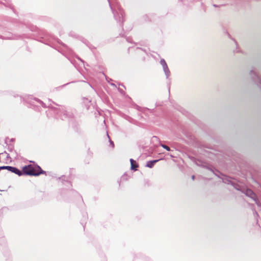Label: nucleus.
<instances>
[{"label": "nucleus", "mask_w": 261, "mask_h": 261, "mask_svg": "<svg viewBox=\"0 0 261 261\" xmlns=\"http://www.w3.org/2000/svg\"><path fill=\"white\" fill-rule=\"evenodd\" d=\"M2 169H7L11 172L14 173L19 176H21L22 174L38 176L40 174H45V171L42 170L40 166L32 164L24 166L22 168V171L15 167L11 166H1V170Z\"/></svg>", "instance_id": "1"}, {"label": "nucleus", "mask_w": 261, "mask_h": 261, "mask_svg": "<svg viewBox=\"0 0 261 261\" xmlns=\"http://www.w3.org/2000/svg\"><path fill=\"white\" fill-rule=\"evenodd\" d=\"M130 162L131 165V169L134 171L137 170V168L139 166L136 162L134 160L131 159H130Z\"/></svg>", "instance_id": "2"}, {"label": "nucleus", "mask_w": 261, "mask_h": 261, "mask_svg": "<svg viewBox=\"0 0 261 261\" xmlns=\"http://www.w3.org/2000/svg\"><path fill=\"white\" fill-rule=\"evenodd\" d=\"M246 194L252 198H254L255 197V194L253 193V192L251 190H250V189H247L246 190Z\"/></svg>", "instance_id": "3"}, {"label": "nucleus", "mask_w": 261, "mask_h": 261, "mask_svg": "<svg viewBox=\"0 0 261 261\" xmlns=\"http://www.w3.org/2000/svg\"><path fill=\"white\" fill-rule=\"evenodd\" d=\"M158 161V160H153L149 161L147 163L146 166L149 168H152L154 166V164Z\"/></svg>", "instance_id": "4"}, {"label": "nucleus", "mask_w": 261, "mask_h": 261, "mask_svg": "<svg viewBox=\"0 0 261 261\" xmlns=\"http://www.w3.org/2000/svg\"><path fill=\"white\" fill-rule=\"evenodd\" d=\"M160 62L161 64L163 65L164 70H166V69L168 68V67L164 59H162L161 60Z\"/></svg>", "instance_id": "5"}, {"label": "nucleus", "mask_w": 261, "mask_h": 261, "mask_svg": "<svg viewBox=\"0 0 261 261\" xmlns=\"http://www.w3.org/2000/svg\"><path fill=\"white\" fill-rule=\"evenodd\" d=\"M1 155H2V156H4V157H6V158H8V160H7V161L8 160H9V158H9V156H8V154L7 153H6V152L1 153Z\"/></svg>", "instance_id": "6"}, {"label": "nucleus", "mask_w": 261, "mask_h": 261, "mask_svg": "<svg viewBox=\"0 0 261 261\" xmlns=\"http://www.w3.org/2000/svg\"><path fill=\"white\" fill-rule=\"evenodd\" d=\"M162 147H163L164 148H165V149H166L167 151H170V147L167 145H161Z\"/></svg>", "instance_id": "7"}, {"label": "nucleus", "mask_w": 261, "mask_h": 261, "mask_svg": "<svg viewBox=\"0 0 261 261\" xmlns=\"http://www.w3.org/2000/svg\"><path fill=\"white\" fill-rule=\"evenodd\" d=\"M194 176H193L192 178L194 179Z\"/></svg>", "instance_id": "8"}]
</instances>
